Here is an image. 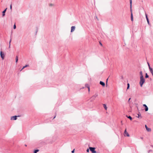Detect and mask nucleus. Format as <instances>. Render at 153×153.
<instances>
[{"mask_svg":"<svg viewBox=\"0 0 153 153\" xmlns=\"http://www.w3.org/2000/svg\"><path fill=\"white\" fill-rule=\"evenodd\" d=\"M145 127H146V130L148 131H151V129L150 128H148L147 126H146V125H145Z\"/></svg>","mask_w":153,"mask_h":153,"instance_id":"9b49d317","label":"nucleus"},{"mask_svg":"<svg viewBox=\"0 0 153 153\" xmlns=\"http://www.w3.org/2000/svg\"><path fill=\"white\" fill-rule=\"evenodd\" d=\"M140 78H141V77H143V73L142 71H141L140 72Z\"/></svg>","mask_w":153,"mask_h":153,"instance_id":"2eb2a0df","label":"nucleus"},{"mask_svg":"<svg viewBox=\"0 0 153 153\" xmlns=\"http://www.w3.org/2000/svg\"><path fill=\"white\" fill-rule=\"evenodd\" d=\"M149 70L151 73L153 72V70L152 68H149Z\"/></svg>","mask_w":153,"mask_h":153,"instance_id":"aec40b11","label":"nucleus"},{"mask_svg":"<svg viewBox=\"0 0 153 153\" xmlns=\"http://www.w3.org/2000/svg\"><path fill=\"white\" fill-rule=\"evenodd\" d=\"M100 84L102 85L103 86H105V83L103 82L100 81Z\"/></svg>","mask_w":153,"mask_h":153,"instance_id":"f8f14e48","label":"nucleus"},{"mask_svg":"<svg viewBox=\"0 0 153 153\" xmlns=\"http://www.w3.org/2000/svg\"><path fill=\"white\" fill-rule=\"evenodd\" d=\"M138 116L137 117H140V118H142V117L141 116V114L140 112L138 114Z\"/></svg>","mask_w":153,"mask_h":153,"instance_id":"a211bd4d","label":"nucleus"},{"mask_svg":"<svg viewBox=\"0 0 153 153\" xmlns=\"http://www.w3.org/2000/svg\"><path fill=\"white\" fill-rule=\"evenodd\" d=\"M98 94H96L93 96L91 98V101L94 100L95 98L98 96Z\"/></svg>","mask_w":153,"mask_h":153,"instance_id":"7ed1b4c3","label":"nucleus"},{"mask_svg":"<svg viewBox=\"0 0 153 153\" xmlns=\"http://www.w3.org/2000/svg\"><path fill=\"white\" fill-rule=\"evenodd\" d=\"M16 28V25L15 24L13 26V28L14 29H15Z\"/></svg>","mask_w":153,"mask_h":153,"instance_id":"393cba45","label":"nucleus"},{"mask_svg":"<svg viewBox=\"0 0 153 153\" xmlns=\"http://www.w3.org/2000/svg\"><path fill=\"white\" fill-rule=\"evenodd\" d=\"M100 44L101 45H102V43H100Z\"/></svg>","mask_w":153,"mask_h":153,"instance_id":"a19ab883","label":"nucleus"},{"mask_svg":"<svg viewBox=\"0 0 153 153\" xmlns=\"http://www.w3.org/2000/svg\"><path fill=\"white\" fill-rule=\"evenodd\" d=\"M10 43H11L9 42V45H11Z\"/></svg>","mask_w":153,"mask_h":153,"instance_id":"58836bf2","label":"nucleus"},{"mask_svg":"<svg viewBox=\"0 0 153 153\" xmlns=\"http://www.w3.org/2000/svg\"><path fill=\"white\" fill-rule=\"evenodd\" d=\"M85 87H87L88 88H90L89 85L88 84H85Z\"/></svg>","mask_w":153,"mask_h":153,"instance_id":"6ab92c4d","label":"nucleus"},{"mask_svg":"<svg viewBox=\"0 0 153 153\" xmlns=\"http://www.w3.org/2000/svg\"><path fill=\"white\" fill-rule=\"evenodd\" d=\"M74 150H75V149H74L73 150H72V151H71V152L72 153H74Z\"/></svg>","mask_w":153,"mask_h":153,"instance_id":"a878e982","label":"nucleus"},{"mask_svg":"<svg viewBox=\"0 0 153 153\" xmlns=\"http://www.w3.org/2000/svg\"><path fill=\"white\" fill-rule=\"evenodd\" d=\"M130 99H131V98H129V100H128V102H129V101H130Z\"/></svg>","mask_w":153,"mask_h":153,"instance_id":"72a5a7b5","label":"nucleus"},{"mask_svg":"<svg viewBox=\"0 0 153 153\" xmlns=\"http://www.w3.org/2000/svg\"><path fill=\"white\" fill-rule=\"evenodd\" d=\"M143 105L145 108V111H147L148 110V108L146 104H143Z\"/></svg>","mask_w":153,"mask_h":153,"instance_id":"1a4fd4ad","label":"nucleus"},{"mask_svg":"<svg viewBox=\"0 0 153 153\" xmlns=\"http://www.w3.org/2000/svg\"><path fill=\"white\" fill-rule=\"evenodd\" d=\"M86 151L88 152H89V149H87Z\"/></svg>","mask_w":153,"mask_h":153,"instance_id":"cd10ccee","label":"nucleus"},{"mask_svg":"<svg viewBox=\"0 0 153 153\" xmlns=\"http://www.w3.org/2000/svg\"><path fill=\"white\" fill-rule=\"evenodd\" d=\"M89 149L92 153H96V152L95 150V148L94 147H90Z\"/></svg>","mask_w":153,"mask_h":153,"instance_id":"20e7f679","label":"nucleus"},{"mask_svg":"<svg viewBox=\"0 0 153 153\" xmlns=\"http://www.w3.org/2000/svg\"><path fill=\"white\" fill-rule=\"evenodd\" d=\"M151 74H152V76H153V72Z\"/></svg>","mask_w":153,"mask_h":153,"instance_id":"e433bc0d","label":"nucleus"},{"mask_svg":"<svg viewBox=\"0 0 153 153\" xmlns=\"http://www.w3.org/2000/svg\"><path fill=\"white\" fill-rule=\"evenodd\" d=\"M129 87H130V85H129V84L128 83L127 84V89H128L129 88Z\"/></svg>","mask_w":153,"mask_h":153,"instance_id":"5701e85b","label":"nucleus"},{"mask_svg":"<svg viewBox=\"0 0 153 153\" xmlns=\"http://www.w3.org/2000/svg\"><path fill=\"white\" fill-rule=\"evenodd\" d=\"M18 117H19V116H18ZM17 116H13L11 117V120H16L17 119Z\"/></svg>","mask_w":153,"mask_h":153,"instance_id":"39448f33","label":"nucleus"},{"mask_svg":"<svg viewBox=\"0 0 153 153\" xmlns=\"http://www.w3.org/2000/svg\"><path fill=\"white\" fill-rule=\"evenodd\" d=\"M130 1V11L131 12V20L132 21H133V14L132 13V0H129Z\"/></svg>","mask_w":153,"mask_h":153,"instance_id":"f257e3e1","label":"nucleus"},{"mask_svg":"<svg viewBox=\"0 0 153 153\" xmlns=\"http://www.w3.org/2000/svg\"><path fill=\"white\" fill-rule=\"evenodd\" d=\"M50 5L51 6H53V4H50Z\"/></svg>","mask_w":153,"mask_h":153,"instance_id":"2f4dec72","label":"nucleus"},{"mask_svg":"<svg viewBox=\"0 0 153 153\" xmlns=\"http://www.w3.org/2000/svg\"><path fill=\"white\" fill-rule=\"evenodd\" d=\"M145 15H146V20L147 21L148 24V25H150V23L149 22V20L148 18V17L147 14H146V13H145Z\"/></svg>","mask_w":153,"mask_h":153,"instance_id":"0eeeda50","label":"nucleus"},{"mask_svg":"<svg viewBox=\"0 0 153 153\" xmlns=\"http://www.w3.org/2000/svg\"><path fill=\"white\" fill-rule=\"evenodd\" d=\"M152 150H149V152H148L149 153L150 152H152Z\"/></svg>","mask_w":153,"mask_h":153,"instance_id":"bb28decb","label":"nucleus"},{"mask_svg":"<svg viewBox=\"0 0 153 153\" xmlns=\"http://www.w3.org/2000/svg\"><path fill=\"white\" fill-rule=\"evenodd\" d=\"M10 45H9V48H10Z\"/></svg>","mask_w":153,"mask_h":153,"instance_id":"f704fd0d","label":"nucleus"},{"mask_svg":"<svg viewBox=\"0 0 153 153\" xmlns=\"http://www.w3.org/2000/svg\"><path fill=\"white\" fill-rule=\"evenodd\" d=\"M39 150L38 149H36L34 151L33 153H37V152H38Z\"/></svg>","mask_w":153,"mask_h":153,"instance_id":"412c9836","label":"nucleus"},{"mask_svg":"<svg viewBox=\"0 0 153 153\" xmlns=\"http://www.w3.org/2000/svg\"><path fill=\"white\" fill-rule=\"evenodd\" d=\"M25 146H27V145H25Z\"/></svg>","mask_w":153,"mask_h":153,"instance_id":"37998d69","label":"nucleus"},{"mask_svg":"<svg viewBox=\"0 0 153 153\" xmlns=\"http://www.w3.org/2000/svg\"><path fill=\"white\" fill-rule=\"evenodd\" d=\"M147 64H148V66L149 65H150L149 63L148 62H147Z\"/></svg>","mask_w":153,"mask_h":153,"instance_id":"c9c22d12","label":"nucleus"},{"mask_svg":"<svg viewBox=\"0 0 153 153\" xmlns=\"http://www.w3.org/2000/svg\"><path fill=\"white\" fill-rule=\"evenodd\" d=\"M7 8H6L2 12V16H4L5 15V13L6 11Z\"/></svg>","mask_w":153,"mask_h":153,"instance_id":"ddd939ff","label":"nucleus"},{"mask_svg":"<svg viewBox=\"0 0 153 153\" xmlns=\"http://www.w3.org/2000/svg\"><path fill=\"white\" fill-rule=\"evenodd\" d=\"M28 66V65H25V66H24L23 68H22V69H21V71H22V69H24L25 68V67H27V66Z\"/></svg>","mask_w":153,"mask_h":153,"instance_id":"4be33fe9","label":"nucleus"},{"mask_svg":"<svg viewBox=\"0 0 153 153\" xmlns=\"http://www.w3.org/2000/svg\"><path fill=\"white\" fill-rule=\"evenodd\" d=\"M88 91L89 92V91H90V88H88Z\"/></svg>","mask_w":153,"mask_h":153,"instance_id":"c756f323","label":"nucleus"},{"mask_svg":"<svg viewBox=\"0 0 153 153\" xmlns=\"http://www.w3.org/2000/svg\"><path fill=\"white\" fill-rule=\"evenodd\" d=\"M103 107L104 108H105V110H107V107L106 106V105L105 104H103Z\"/></svg>","mask_w":153,"mask_h":153,"instance_id":"dca6fc26","label":"nucleus"},{"mask_svg":"<svg viewBox=\"0 0 153 153\" xmlns=\"http://www.w3.org/2000/svg\"><path fill=\"white\" fill-rule=\"evenodd\" d=\"M0 55L1 58L2 59H4V53H2V52L1 51L0 52Z\"/></svg>","mask_w":153,"mask_h":153,"instance_id":"423d86ee","label":"nucleus"},{"mask_svg":"<svg viewBox=\"0 0 153 153\" xmlns=\"http://www.w3.org/2000/svg\"><path fill=\"white\" fill-rule=\"evenodd\" d=\"M75 26H72L71 28V32H73L75 30Z\"/></svg>","mask_w":153,"mask_h":153,"instance_id":"6e6552de","label":"nucleus"},{"mask_svg":"<svg viewBox=\"0 0 153 153\" xmlns=\"http://www.w3.org/2000/svg\"><path fill=\"white\" fill-rule=\"evenodd\" d=\"M148 66H149V68H151L150 67V65H149Z\"/></svg>","mask_w":153,"mask_h":153,"instance_id":"7c9ffc66","label":"nucleus"},{"mask_svg":"<svg viewBox=\"0 0 153 153\" xmlns=\"http://www.w3.org/2000/svg\"><path fill=\"white\" fill-rule=\"evenodd\" d=\"M11 39H10L9 42L11 43Z\"/></svg>","mask_w":153,"mask_h":153,"instance_id":"473e14b6","label":"nucleus"},{"mask_svg":"<svg viewBox=\"0 0 153 153\" xmlns=\"http://www.w3.org/2000/svg\"><path fill=\"white\" fill-rule=\"evenodd\" d=\"M55 117H54V118H53V119H54V118H55Z\"/></svg>","mask_w":153,"mask_h":153,"instance_id":"79ce46f5","label":"nucleus"},{"mask_svg":"<svg viewBox=\"0 0 153 153\" xmlns=\"http://www.w3.org/2000/svg\"><path fill=\"white\" fill-rule=\"evenodd\" d=\"M124 135H125V134L127 136V137L129 136V135L128 134V133L127 132L126 129H125L124 131Z\"/></svg>","mask_w":153,"mask_h":153,"instance_id":"9d476101","label":"nucleus"},{"mask_svg":"<svg viewBox=\"0 0 153 153\" xmlns=\"http://www.w3.org/2000/svg\"><path fill=\"white\" fill-rule=\"evenodd\" d=\"M18 60V56H16V63H17V62Z\"/></svg>","mask_w":153,"mask_h":153,"instance_id":"f3484780","label":"nucleus"},{"mask_svg":"<svg viewBox=\"0 0 153 153\" xmlns=\"http://www.w3.org/2000/svg\"><path fill=\"white\" fill-rule=\"evenodd\" d=\"M151 74H152V76H153V72Z\"/></svg>","mask_w":153,"mask_h":153,"instance_id":"4c0bfd02","label":"nucleus"},{"mask_svg":"<svg viewBox=\"0 0 153 153\" xmlns=\"http://www.w3.org/2000/svg\"><path fill=\"white\" fill-rule=\"evenodd\" d=\"M126 117H127L128 118H129V119H130V120H132V118L130 116H128L127 115L126 116Z\"/></svg>","mask_w":153,"mask_h":153,"instance_id":"4468645a","label":"nucleus"},{"mask_svg":"<svg viewBox=\"0 0 153 153\" xmlns=\"http://www.w3.org/2000/svg\"><path fill=\"white\" fill-rule=\"evenodd\" d=\"M10 9H12V5H11V4L10 5Z\"/></svg>","mask_w":153,"mask_h":153,"instance_id":"c85d7f7f","label":"nucleus"},{"mask_svg":"<svg viewBox=\"0 0 153 153\" xmlns=\"http://www.w3.org/2000/svg\"><path fill=\"white\" fill-rule=\"evenodd\" d=\"M141 139H143V137H141Z\"/></svg>","mask_w":153,"mask_h":153,"instance_id":"ea45409f","label":"nucleus"},{"mask_svg":"<svg viewBox=\"0 0 153 153\" xmlns=\"http://www.w3.org/2000/svg\"><path fill=\"white\" fill-rule=\"evenodd\" d=\"M145 81V79L143 77H141L140 78V84L141 87H142L143 84L144 83Z\"/></svg>","mask_w":153,"mask_h":153,"instance_id":"f03ea898","label":"nucleus"},{"mask_svg":"<svg viewBox=\"0 0 153 153\" xmlns=\"http://www.w3.org/2000/svg\"><path fill=\"white\" fill-rule=\"evenodd\" d=\"M145 77L146 78H148L149 77V76L148 75V74L147 73H146V74Z\"/></svg>","mask_w":153,"mask_h":153,"instance_id":"b1692460","label":"nucleus"}]
</instances>
